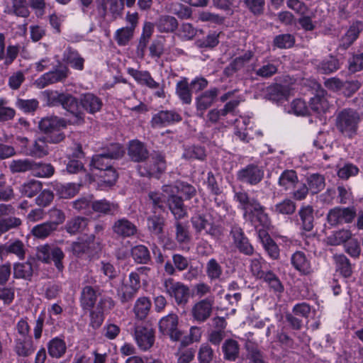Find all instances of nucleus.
<instances>
[{
  "label": "nucleus",
  "mask_w": 363,
  "mask_h": 363,
  "mask_svg": "<svg viewBox=\"0 0 363 363\" xmlns=\"http://www.w3.org/2000/svg\"><path fill=\"white\" fill-rule=\"evenodd\" d=\"M361 120L358 112L351 108H345L337 116V128L341 133L352 138L356 134Z\"/></svg>",
  "instance_id": "nucleus-1"
},
{
  "label": "nucleus",
  "mask_w": 363,
  "mask_h": 363,
  "mask_svg": "<svg viewBox=\"0 0 363 363\" xmlns=\"http://www.w3.org/2000/svg\"><path fill=\"white\" fill-rule=\"evenodd\" d=\"M123 153L124 150L120 144H111L102 153L96 155L92 157L91 165L94 168L102 171L111 167L113 160L121 157Z\"/></svg>",
  "instance_id": "nucleus-2"
},
{
  "label": "nucleus",
  "mask_w": 363,
  "mask_h": 363,
  "mask_svg": "<svg viewBox=\"0 0 363 363\" xmlns=\"http://www.w3.org/2000/svg\"><path fill=\"white\" fill-rule=\"evenodd\" d=\"M162 286L164 291L174 298L178 305H186L189 299V288L184 284L176 281L172 278L164 279Z\"/></svg>",
  "instance_id": "nucleus-3"
},
{
  "label": "nucleus",
  "mask_w": 363,
  "mask_h": 363,
  "mask_svg": "<svg viewBox=\"0 0 363 363\" xmlns=\"http://www.w3.org/2000/svg\"><path fill=\"white\" fill-rule=\"evenodd\" d=\"M36 256L38 260L46 264L50 263L52 260L58 271L63 270L64 266L62 261L65 254L60 247H52L48 244L40 245L37 247Z\"/></svg>",
  "instance_id": "nucleus-4"
},
{
  "label": "nucleus",
  "mask_w": 363,
  "mask_h": 363,
  "mask_svg": "<svg viewBox=\"0 0 363 363\" xmlns=\"http://www.w3.org/2000/svg\"><path fill=\"white\" fill-rule=\"evenodd\" d=\"M166 169L164 157L160 153H155L143 165H139L138 172L142 177L158 178Z\"/></svg>",
  "instance_id": "nucleus-5"
},
{
  "label": "nucleus",
  "mask_w": 363,
  "mask_h": 363,
  "mask_svg": "<svg viewBox=\"0 0 363 363\" xmlns=\"http://www.w3.org/2000/svg\"><path fill=\"white\" fill-rule=\"evenodd\" d=\"M70 71L67 66H60L59 68L46 72L38 78L35 85L38 89H43L50 84L63 82L68 77Z\"/></svg>",
  "instance_id": "nucleus-6"
},
{
  "label": "nucleus",
  "mask_w": 363,
  "mask_h": 363,
  "mask_svg": "<svg viewBox=\"0 0 363 363\" xmlns=\"http://www.w3.org/2000/svg\"><path fill=\"white\" fill-rule=\"evenodd\" d=\"M214 306V297L209 296L201 299L192 306L191 315L194 321L203 323L212 315Z\"/></svg>",
  "instance_id": "nucleus-7"
},
{
  "label": "nucleus",
  "mask_w": 363,
  "mask_h": 363,
  "mask_svg": "<svg viewBox=\"0 0 363 363\" xmlns=\"http://www.w3.org/2000/svg\"><path fill=\"white\" fill-rule=\"evenodd\" d=\"M133 336L138 347L143 351L148 350L154 345L155 333L150 328L135 325Z\"/></svg>",
  "instance_id": "nucleus-8"
},
{
  "label": "nucleus",
  "mask_w": 363,
  "mask_h": 363,
  "mask_svg": "<svg viewBox=\"0 0 363 363\" xmlns=\"http://www.w3.org/2000/svg\"><path fill=\"white\" fill-rule=\"evenodd\" d=\"M62 106L72 115L73 118L70 120V123L82 125L84 123V113L81 110L79 101L75 97L69 94H65Z\"/></svg>",
  "instance_id": "nucleus-9"
},
{
  "label": "nucleus",
  "mask_w": 363,
  "mask_h": 363,
  "mask_svg": "<svg viewBox=\"0 0 363 363\" xmlns=\"http://www.w3.org/2000/svg\"><path fill=\"white\" fill-rule=\"evenodd\" d=\"M177 326L178 316L174 313H169L161 318L159 322L160 331L164 335H168L174 341L179 340L182 335Z\"/></svg>",
  "instance_id": "nucleus-10"
},
{
  "label": "nucleus",
  "mask_w": 363,
  "mask_h": 363,
  "mask_svg": "<svg viewBox=\"0 0 363 363\" xmlns=\"http://www.w3.org/2000/svg\"><path fill=\"white\" fill-rule=\"evenodd\" d=\"M264 177V171L257 165L250 164L240 169L237 173V179L250 185H256Z\"/></svg>",
  "instance_id": "nucleus-11"
},
{
  "label": "nucleus",
  "mask_w": 363,
  "mask_h": 363,
  "mask_svg": "<svg viewBox=\"0 0 363 363\" xmlns=\"http://www.w3.org/2000/svg\"><path fill=\"white\" fill-rule=\"evenodd\" d=\"M20 46L18 45H9L6 49V36L0 33V65L7 68L18 57Z\"/></svg>",
  "instance_id": "nucleus-12"
},
{
  "label": "nucleus",
  "mask_w": 363,
  "mask_h": 363,
  "mask_svg": "<svg viewBox=\"0 0 363 363\" xmlns=\"http://www.w3.org/2000/svg\"><path fill=\"white\" fill-rule=\"evenodd\" d=\"M140 288V278L136 273H130L128 280L123 283L119 291V296L122 303L132 300Z\"/></svg>",
  "instance_id": "nucleus-13"
},
{
  "label": "nucleus",
  "mask_w": 363,
  "mask_h": 363,
  "mask_svg": "<svg viewBox=\"0 0 363 363\" xmlns=\"http://www.w3.org/2000/svg\"><path fill=\"white\" fill-rule=\"evenodd\" d=\"M356 214V211L353 207H336L329 211L328 221L332 225L349 223L354 220Z\"/></svg>",
  "instance_id": "nucleus-14"
},
{
  "label": "nucleus",
  "mask_w": 363,
  "mask_h": 363,
  "mask_svg": "<svg viewBox=\"0 0 363 363\" xmlns=\"http://www.w3.org/2000/svg\"><path fill=\"white\" fill-rule=\"evenodd\" d=\"M216 222L218 221L213 218L212 221L208 220L205 216L201 214H196L191 218L192 225L197 233L204 231L206 234L213 237L220 234L219 228L216 224Z\"/></svg>",
  "instance_id": "nucleus-15"
},
{
  "label": "nucleus",
  "mask_w": 363,
  "mask_h": 363,
  "mask_svg": "<svg viewBox=\"0 0 363 363\" xmlns=\"http://www.w3.org/2000/svg\"><path fill=\"white\" fill-rule=\"evenodd\" d=\"M234 200L238 203V208L243 211V217L247 219L248 216L257 208H259V201L255 198H250L248 194L243 191H235Z\"/></svg>",
  "instance_id": "nucleus-16"
},
{
  "label": "nucleus",
  "mask_w": 363,
  "mask_h": 363,
  "mask_svg": "<svg viewBox=\"0 0 363 363\" xmlns=\"http://www.w3.org/2000/svg\"><path fill=\"white\" fill-rule=\"evenodd\" d=\"M123 7L124 0H102L98 6V11L104 18L111 16L116 19L121 14Z\"/></svg>",
  "instance_id": "nucleus-17"
},
{
  "label": "nucleus",
  "mask_w": 363,
  "mask_h": 363,
  "mask_svg": "<svg viewBox=\"0 0 363 363\" xmlns=\"http://www.w3.org/2000/svg\"><path fill=\"white\" fill-rule=\"evenodd\" d=\"M182 121V116L174 110L160 111L155 113L151 120L152 126L160 128Z\"/></svg>",
  "instance_id": "nucleus-18"
},
{
  "label": "nucleus",
  "mask_w": 363,
  "mask_h": 363,
  "mask_svg": "<svg viewBox=\"0 0 363 363\" xmlns=\"http://www.w3.org/2000/svg\"><path fill=\"white\" fill-rule=\"evenodd\" d=\"M113 233L116 236L122 238H127L134 236L138 233V228L135 223L122 218L116 220L112 225Z\"/></svg>",
  "instance_id": "nucleus-19"
},
{
  "label": "nucleus",
  "mask_w": 363,
  "mask_h": 363,
  "mask_svg": "<svg viewBox=\"0 0 363 363\" xmlns=\"http://www.w3.org/2000/svg\"><path fill=\"white\" fill-rule=\"evenodd\" d=\"M230 234L235 246L241 253L248 256L254 254L255 250L253 246L250 243L248 238L245 235L242 230L240 227H233Z\"/></svg>",
  "instance_id": "nucleus-20"
},
{
  "label": "nucleus",
  "mask_w": 363,
  "mask_h": 363,
  "mask_svg": "<svg viewBox=\"0 0 363 363\" xmlns=\"http://www.w3.org/2000/svg\"><path fill=\"white\" fill-rule=\"evenodd\" d=\"M218 92L217 88H212L203 92L200 96L196 98L197 116L199 117L203 118L205 111L212 106Z\"/></svg>",
  "instance_id": "nucleus-21"
},
{
  "label": "nucleus",
  "mask_w": 363,
  "mask_h": 363,
  "mask_svg": "<svg viewBox=\"0 0 363 363\" xmlns=\"http://www.w3.org/2000/svg\"><path fill=\"white\" fill-rule=\"evenodd\" d=\"M94 240L95 235L94 234L86 236V238H79L77 241L72 242L70 251L74 256L81 258L90 253L91 245L94 244Z\"/></svg>",
  "instance_id": "nucleus-22"
},
{
  "label": "nucleus",
  "mask_w": 363,
  "mask_h": 363,
  "mask_svg": "<svg viewBox=\"0 0 363 363\" xmlns=\"http://www.w3.org/2000/svg\"><path fill=\"white\" fill-rule=\"evenodd\" d=\"M128 155L133 162H143L149 158V152L142 142L133 140L129 142Z\"/></svg>",
  "instance_id": "nucleus-23"
},
{
  "label": "nucleus",
  "mask_w": 363,
  "mask_h": 363,
  "mask_svg": "<svg viewBox=\"0 0 363 363\" xmlns=\"http://www.w3.org/2000/svg\"><path fill=\"white\" fill-rule=\"evenodd\" d=\"M81 110L83 109L90 114H94L101 111L102 100L92 93L82 94L79 99Z\"/></svg>",
  "instance_id": "nucleus-24"
},
{
  "label": "nucleus",
  "mask_w": 363,
  "mask_h": 363,
  "mask_svg": "<svg viewBox=\"0 0 363 363\" xmlns=\"http://www.w3.org/2000/svg\"><path fill=\"white\" fill-rule=\"evenodd\" d=\"M363 30V21H354L340 40V48L347 49L359 37Z\"/></svg>",
  "instance_id": "nucleus-25"
},
{
  "label": "nucleus",
  "mask_w": 363,
  "mask_h": 363,
  "mask_svg": "<svg viewBox=\"0 0 363 363\" xmlns=\"http://www.w3.org/2000/svg\"><path fill=\"white\" fill-rule=\"evenodd\" d=\"M127 72L138 84L145 85L150 89L159 88V83L154 80L149 72L130 67L128 68Z\"/></svg>",
  "instance_id": "nucleus-26"
},
{
  "label": "nucleus",
  "mask_w": 363,
  "mask_h": 363,
  "mask_svg": "<svg viewBox=\"0 0 363 363\" xmlns=\"http://www.w3.org/2000/svg\"><path fill=\"white\" fill-rule=\"evenodd\" d=\"M250 222L256 228L259 227L271 228L272 223L268 214L265 212V208L262 205H259V208H255L250 216H247Z\"/></svg>",
  "instance_id": "nucleus-27"
},
{
  "label": "nucleus",
  "mask_w": 363,
  "mask_h": 363,
  "mask_svg": "<svg viewBox=\"0 0 363 363\" xmlns=\"http://www.w3.org/2000/svg\"><path fill=\"white\" fill-rule=\"evenodd\" d=\"M28 156L42 158L48 154V146L46 140L43 138L36 139L32 144L28 145L25 150Z\"/></svg>",
  "instance_id": "nucleus-28"
},
{
  "label": "nucleus",
  "mask_w": 363,
  "mask_h": 363,
  "mask_svg": "<svg viewBox=\"0 0 363 363\" xmlns=\"http://www.w3.org/2000/svg\"><path fill=\"white\" fill-rule=\"evenodd\" d=\"M66 126L67 122L56 116L44 118L39 122L40 129L45 133L58 131V129Z\"/></svg>",
  "instance_id": "nucleus-29"
},
{
  "label": "nucleus",
  "mask_w": 363,
  "mask_h": 363,
  "mask_svg": "<svg viewBox=\"0 0 363 363\" xmlns=\"http://www.w3.org/2000/svg\"><path fill=\"white\" fill-rule=\"evenodd\" d=\"M63 61L74 69L82 71L84 69V59L77 50L70 47L65 50Z\"/></svg>",
  "instance_id": "nucleus-30"
},
{
  "label": "nucleus",
  "mask_w": 363,
  "mask_h": 363,
  "mask_svg": "<svg viewBox=\"0 0 363 363\" xmlns=\"http://www.w3.org/2000/svg\"><path fill=\"white\" fill-rule=\"evenodd\" d=\"M35 350L33 342L30 338H17L15 340L14 352L19 357H27L31 355Z\"/></svg>",
  "instance_id": "nucleus-31"
},
{
  "label": "nucleus",
  "mask_w": 363,
  "mask_h": 363,
  "mask_svg": "<svg viewBox=\"0 0 363 363\" xmlns=\"http://www.w3.org/2000/svg\"><path fill=\"white\" fill-rule=\"evenodd\" d=\"M48 352L52 358H61L67 351V345L65 340L58 337L51 339L47 344Z\"/></svg>",
  "instance_id": "nucleus-32"
},
{
  "label": "nucleus",
  "mask_w": 363,
  "mask_h": 363,
  "mask_svg": "<svg viewBox=\"0 0 363 363\" xmlns=\"http://www.w3.org/2000/svg\"><path fill=\"white\" fill-rule=\"evenodd\" d=\"M52 186L60 197L68 199L74 196L78 193L80 186L74 183L62 184L55 182L52 184Z\"/></svg>",
  "instance_id": "nucleus-33"
},
{
  "label": "nucleus",
  "mask_w": 363,
  "mask_h": 363,
  "mask_svg": "<svg viewBox=\"0 0 363 363\" xmlns=\"http://www.w3.org/2000/svg\"><path fill=\"white\" fill-rule=\"evenodd\" d=\"M222 351L225 360L233 362L239 356L240 345L235 340L227 339L222 345Z\"/></svg>",
  "instance_id": "nucleus-34"
},
{
  "label": "nucleus",
  "mask_w": 363,
  "mask_h": 363,
  "mask_svg": "<svg viewBox=\"0 0 363 363\" xmlns=\"http://www.w3.org/2000/svg\"><path fill=\"white\" fill-rule=\"evenodd\" d=\"M96 291L93 287L86 286L82 288L80 295V303L83 308H92L96 301Z\"/></svg>",
  "instance_id": "nucleus-35"
},
{
  "label": "nucleus",
  "mask_w": 363,
  "mask_h": 363,
  "mask_svg": "<svg viewBox=\"0 0 363 363\" xmlns=\"http://www.w3.org/2000/svg\"><path fill=\"white\" fill-rule=\"evenodd\" d=\"M291 264L301 273L308 274L311 272V266L303 252L297 251L291 257Z\"/></svg>",
  "instance_id": "nucleus-36"
},
{
  "label": "nucleus",
  "mask_w": 363,
  "mask_h": 363,
  "mask_svg": "<svg viewBox=\"0 0 363 363\" xmlns=\"http://www.w3.org/2000/svg\"><path fill=\"white\" fill-rule=\"evenodd\" d=\"M151 306L152 303L147 297L142 296L138 298L133 307L135 317L139 320L145 319L150 312Z\"/></svg>",
  "instance_id": "nucleus-37"
},
{
  "label": "nucleus",
  "mask_w": 363,
  "mask_h": 363,
  "mask_svg": "<svg viewBox=\"0 0 363 363\" xmlns=\"http://www.w3.org/2000/svg\"><path fill=\"white\" fill-rule=\"evenodd\" d=\"M167 202L169 208L176 220H178L186 216V209L184 206L183 201L181 197L173 196L171 199H169Z\"/></svg>",
  "instance_id": "nucleus-38"
},
{
  "label": "nucleus",
  "mask_w": 363,
  "mask_h": 363,
  "mask_svg": "<svg viewBox=\"0 0 363 363\" xmlns=\"http://www.w3.org/2000/svg\"><path fill=\"white\" fill-rule=\"evenodd\" d=\"M147 225L148 230L155 235H160L163 232L164 225V219L160 214H157L154 211L152 216H150L147 219Z\"/></svg>",
  "instance_id": "nucleus-39"
},
{
  "label": "nucleus",
  "mask_w": 363,
  "mask_h": 363,
  "mask_svg": "<svg viewBox=\"0 0 363 363\" xmlns=\"http://www.w3.org/2000/svg\"><path fill=\"white\" fill-rule=\"evenodd\" d=\"M88 224V219L81 216H76L69 220L65 228L70 235H76L85 230Z\"/></svg>",
  "instance_id": "nucleus-40"
},
{
  "label": "nucleus",
  "mask_w": 363,
  "mask_h": 363,
  "mask_svg": "<svg viewBox=\"0 0 363 363\" xmlns=\"http://www.w3.org/2000/svg\"><path fill=\"white\" fill-rule=\"evenodd\" d=\"M156 26L160 32L170 33L178 27L177 20L171 16H161L156 22Z\"/></svg>",
  "instance_id": "nucleus-41"
},
{
  "label": "nucleus",
  "mask_w": 363,
  "mask_h": 363,
  "mask_svg": "<svg viewBox=\"0 0 363 363\" xmlns=\"http://www.w3.org/2000/svg\"><path fill=\"white\" fill-rule=\"evenodd\" d=\"M252 57V53L250 51L246 52L243 55L239 56L234 59L229 66L225 68V72L228 74H232L233 73L240 70L244 66L250 62Z\"/></svg>",
  "instance_id": "nucleus-42"
},
{
  "label": "nucleus",
  "mask_w": 363,
  "mask_h": 363,
  "mask_svg": "<svg viewBox=\"0 0 363 363\" xmlns=\"http://www.w3.org/2000/svg\"><path fill=\"white\" fill-rule=\"evenodd\" d=\"M94 211L104 214H115L118 210V206L116 203H110L106 199L95 201L91 203Z\"/></svg>",
  "instance_id": "nucleus-43"
},
{
  "label": "nucleus",
  "mask_w": 363,
  "mask_h": 363,
  "mask_svg": "<svg viewBox=\"0 0 363 363\" xmlns=\"http://www.w3.org/2000/svg\"><path fill=\"white\" fill-rule=\"evenodd\" d=\"M298 182L296 173L294 170H285L279 177V184L285 190H291Z\"/></svg>",
  "instance_id": "nucleus-44"
},
{
  "label": "nucleus",
  "mask_w": 363,
  "mask_h": 363,
  "mask_svg": "<svg viewBox=\"0 0 363 363\" xmlns=\"http://www.w3.org/2000/svg\"><path fill=\"white\" fill-rule=\"evenodd\" d=\"M176 94L183 104H190L192 101V94L187 80L179 81L176 84Z\"/></svg>",
  "instance_id": "nucleus-45"
},
{
  "label": "nucleus",
  "mask_w": 363,
  "mask_h": 363,
  "mask_svg": "<svg viewBox=\"0 0 363 363\" xmlns=\"http://www.w3.org/2000/svg\"><path fill=\"white\" fill-rule=\"evenodd\" d=\"M35 165V162L29 159L14 160L9 164L12 173H20L31 171Z\"/></svg>",
  "instance_id": "nucleus-46"
},
{
  "label": "nucleus",
  "mask_w": 363,
  "mask_h": 363,
  "mask_svg": "<svg viewBox=\"0 0 363 363\" xmlns=\"http://www.w3.org/2000/svg\"><path fill=\"white\" fill-rule=\"evenodd\" d=\"M225 211L226 207L223 196L221 194L215 196L213 199V206L211 207L210 216H213V214L215 213L216 215L213 217V219L217 221H220L224 216V213H225Z\"/></svg>",
  "instance_id": "nucleus-47"
},
{
  "label": "nucleus",
  "mask_w": 363,
  "mask_h": 363,
  "mask_svg": "<svg viewBox=\"0 0 363 363\" xmlns=\"http://www.w3.org/2000/svg\"><path fill=\"white\" fill-rule=\"evenodd\" d=\"M6 243L9 254L15 255L20 260L25 259L27 250L23 241L14 239L9 240Z\"/></svg>",
  "instance_id": "nucleus-48"
},
{
  "label": "nucleus",
  "mask_w": 363,
  "mask_h": 363,
  "mask_svg": "<svg viewBox=\"0 0 363 363\" xmlns=\"http://www.w3.org/2000/svg\"><path fill=\"white\" fill-rule=\"evenodd\" d=\"M206 272L211 280H218L223 275V267L216 259L211 258L206 263Z\"/></svg>",
  "instance_id": "nucleus-49"
},
{
  "label": "nucleus",
  "mask_w": 363,
  "mask_h": 363,
  "mask_svg": "<svg viewBox=\"0 0 363 363\" xmlns=\"http://www.w3.org/2000/svg\"><path fill=\"white\" fill-rule=\"evenodd\" d=\"M259 279H262L274 292L281 293L284 291V286L279 278L270 270L266 272Z\"/></svg>",
  "instance_id": "nucleus-50"
},
{
  "label": "nucleus",
  "mask_w": 363,
  "mask_h": 363,
  "mask_svg": "<svg viewBox=\"0 0 363 363\" xmlns=\"http://www.w3.org/2000/svg\"><path fill=\"white\" fill-rule=\"evenodd\" d=\"M56 230L53 224L49 222H45L35 225L31 230V234L39 239H45L48 238L52 232Z\"/></svg>",
  "instance_id": "nucleus-51"
},
{
  "label": "nucleus",
  "mask_w": 363,
  "mask_h": 363,
  "mask_svg": "<svg viewBox=\"0 0 363 363\" xmlns=\"http://www.w3.org/2000/svg\"><path fill=\"white\" fill-rule=\"evenodd\" d=\"M33 275V267L30 262L16 263L13 265V276L16 279H30Z\"/></svg>",
  "instance_id": "nucleus-52"
},
{
  "label": "nucleus",
  "mask_w": 363,
  "mask_h": 363,
  "mask_svg": "<svg viewBox=\"0 0 363 363\" xmlns=\"http://www.w3.org/2000/svg\"><path fill=\"white\" fill-rule=\"evenodd\" d=\"M42 189V184L39 181L30 180L22 184L20 192L24 196L31 198L36 195Z\"/></svg>",
  "instance_id": "nucleus-53"
},
{
  "label": "nucleus",
  "mask_w": 363,
  "mask_h": 363,
  "mask_svg": "<svg viewBox=\"0 0 363 363\" xmlns=\"http://www.w3.org/2000/svg\"><path fill=\"white\" fill-rule=\"evenodd\" d=\"M131 254L134 260L138 263L146 264L150 259V255L147 247L143 245L133 247Z\"/></svg>",
  "instance_id": "nucleus-54"
},
{
  "label": "nucleus",
  "mask_w": 363,
  "mask_h": 363,
  "mask_svg": "<svg viewBox=\"0 0 363 363\" xmlns=\"http://www.w3.org/2000/svg\"><path fill=\"white\" fill-rule=\"evenodd\" d=\"M272 211L278 214L291 215L296 211V204L291 199H284L282 201L277 203Z\"/></svg>",
  "instance_id": "nucleus-55"
},
{
  "label": "nucleus",
  "mask_w": 363,
  "mask_h": 363,
  "mask_svg": "<svg viewBox=\"0 0 363 363\" xmlns=\"http://www.w3.org/2000/svg\"><path fill=\"white\" fill-rule=\"evenodd\" d=\"M55 168L51 164L47 163H37L33 169V174L37 177L47 178L50 177L54 174Z\"/></svg>",
  "instance_id": "nucleus-56"
},
{
  "label": "nucleus",
  "mask_w": 363,
  "mask_h": 363,
  "mask_svg": "<svg viewBox=\"0 0 363 363\" xmlns=\"http://www.w3.org/2000/svg\"><path fill=\"white\" fill-rule=\"evenodd\" d=\"M133 33L134 30H133V28H129L126 26L123 27L116 31L114 38L118 45L124 46L132 39Z\"/></svg>",
  "instance_id": "nucleus-57"
},
{
  "label": "nucleus",
  "mask_w": 363,
  "mask_h": 363,
  "mask_svg": "<svg viewBox=\"0 0 363 363\" xmlns=\"http://www.w3.org/2000/svg\"><path fill=\"white\" fill-rule=\"evenodd\" d=\"M299 215L303 229L307 231L311 230L313 228V208L310 206L303 207L299 211Z\"/></svg>",
  "instance_id": "nucleus-58"
},
{
  "label": "nucleus",
  "mask_w": 363,
  "mask_h": 363,
  "mask_svg": "<svg viewBox=\"0 0 363 363\" xmlns=\"http://www.w3.org/2000/svg\"><path fill=\"white\" fill-rule=\"evenodd\" d=\"M182 157L189 160H203L206 157L205 150L200 146H190L184 150Z\"/></svg>",
  "instance_id": "nucleus-59"
},
{
  "label": "nucleus",
  "mask_w": 363,
  "mask_h": 363,
  "mask_svg": "<svg viewBox=\"0 0 363 363\" xmlns=\"http://www.w3.org/2000/svg\"><path fill=\"white\" fill-rule=\"evenodd\" d=\"M337 269L345 277H348L352 274V267L349 259L344 255L334 256Z\"/></svg>",
  "instance_id": "nucleus-60"
},
{
  "label": "nucleus",
  "mask_w": 363,
  "mask_h": 363,
  "mask_svg": "<svg viewBox=\"0 0 363 363\" xmlns=\"http://www.w3.org/2000/svg\"><path fill=\"white\" fill-rule=\"evenodd\" d=\"M154 30V26L150 22L145 23L143 28V33L140 36L138 50H140L142 52H144L145 49L147 47V45L149 42V39L152 35Z\"/></svg>",
  "instance_id": "nucleus-61"
},
{
  "label": "nucleus",
  "mask_w": 363,
  "mask_h": 363,
  "mask_svg": "<svg viewBox=\"0 0 363 363\" xmlns=\"http://www.w3.org/2000/svg\"><path fill=\"white\" fill-rule=\"evenodd\" d=\"M277 72L278 66L269 62H264L263 65L255 71L256 75L262 78L271 77Z\"/></svg>",
  "instance_id": "nucleus-62"
},
{
  "label": "nucleus",
  "mask_w": 363,
  "mask_h": 363,
  "mask_svg": "<svg viewBox=\"0 0 363 363\" xmlns=\"http://www.w3.org/2000/svg\"><path fill=\"white\" fill-rule=\"evenodd\" d=\"M264 264L265 261L260 255L250 259V270L252 274L257 279L262 278L266 272L262 269L263 264Z\"/></svg>",
  "instance_id": "nucleus-63"
},
{
  "label": "nucleus",
  "mask_w": 363,
  "mask_h": 363,
  "mask_svg": "<svg viewBox=\"0 0 363 363\" xmlns=\"http://www.w3.org/2000/svg\"><path fill=\"white\" fill-rule=\"evenodd\" d=\"M166 201V196L160 192L150 191L148 194V205H150L155 211L162 210Z\"/></svg>",
  "instance_id": "nucleus-64"
}]
</instances>
